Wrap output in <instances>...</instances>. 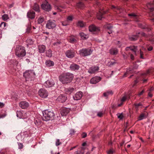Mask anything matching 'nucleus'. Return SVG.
Returning <instances> with one entry per match:
<instances>
[{
  "mask_svg": "<svg viewBox=\"0 0 154 154\" xmlns=\"http://www.w3.org/2000/svg\"><path fill=\"white\" fill-rule=\"evenodd\" d=\"M73 78V74L69 72H66L62 74L59 77V80L63 84L70 82Z\"/></svg>",
  "mask_w": 154,
  "mask_h": 154,
  "instance_id": "obj_1",
  "label": "nucleus"
},
{
  "mask_svg": "<svg viewBox=\"0 0 154 154\" xmlns=\"http://www.w3.org/2000/svg\"><path fill=\"white\" fill-rule=\"evenodd\" d=\"M43 120L45 121H48L50 120H53L54 117V114L52 111L48 110H45L43 112Z\"/></svg>",
  "mask_w": 154,
  "mask_h": 154,
  "instance_id": "obj_2",
  "label": "nucleus"
},
{
  "mask_svg": "<svg viewBox=\"0 0 154 154\" xmlns=\"http://www.w3.org/2000/svg\"><path fill=\"white\" fill-rule=\"evenodd\" d=\"M15 54L19 57L25 56L26 54V52L25 48L22 46H17L15 50Z\"/></svg>",
  "mask_w": 154,
  "mask_h": 154,
  "instance_id": "obj_3",
  "label": "nucleus"
},
{
  "mask_svg": "<svg viewBox=\"0 0 154 154\" xmlns=\"http://www.w3.org/2000/svg\"><path fill=\"white\" fill-rule=\"evenodd\" d=\"M92 52V50L90 48H83L79 51V54L82 57H86L91 55Z\"/></svg>",
  "mask_w": 154,
  "mask_h": 154,
  "instance_id": "obj_4",
  "label": "nucleus"
},
{
  "mask_svg": "<svg viewBox=\"0 0 154 154\" xmlns=\"http://www.w3.org/2000/svg\"><path fill=\"white\" fill-rule=\"evenodd\" d=\"M34 75L33 72L31 70H28L23 74V76L25 77L26 81L31 80L32 76Z\"/></svg>",
  "mask_w": 154,
  "mask_h": 154,
  "instance_id": "obj_5",
  "label": "nucleus"
},
{
  "mask_svg": "<svg viewBox=\"0 0 154 154\" xmlns=\"http://www.w3.org/2000/svg\"><path fill=\"white\" fill-rule=\"evenodd\" d=\"M38 94L42 98H45L48 95V93L45 89H40L38 91Z\"/></svg>",
  "mask_w": 154,
  "mask_h": 154,
  "instance_id": "obj_6",
  "label": "nucleus"
},
{
  "mask_svg": "<svg viewBox=\"0 0 154 154\" xmlns=\"http://www.w3.org/2000/svg\"><path fill=\"white\" fill-rule=\"evenodd\" d=\"M56 26L55 21L54 20H49L46 24V27L48 29H52Z\"/></svg>",
  "mask_w": 154,
  "mask_h": 154,
  "instance_id": "obj_7",
  "label": "nucleus"
},
{
  "mask_svg": "<svg viewBox=\"0 0 154 154\" xmlns=\"http://www.w3.org/2000/svg\"><path fill=\"white\" fill-rule=\"evenodd\" d=\"M66 56L69 58H72L75 57V53L73 50H69L65 53Z\"/></svg>",
  "mask_w": 154,
  "mask_h": 154,
  "instance_id": "obj_8",
  "label": "nucleus"
},
{
  "mask_svg": "<svg viewBox=\"0 0 154 154\" xmlns=\"http://www.w3.org/2000/svg\"><path fill=\"white\" fill-rule=\"evenodd\" d=\"M42 8L45 11H49L51 9L50 5L48 2H46L41 5Z\"/></svg>",
  "mask_w": 154,
  "mask_h": 154,
  "instance_id": "obj_9",
  "label": "nucleus"
},
{
  "mask_svg": "<svg viewBox=\"0 0 154 154\" xmlns=\"http://www.w3.org/2000/svg\"><path fill=\"white\" fill-rule=\"evenodd\" d=\"M19 106L23 109L27 108L29 106V103L26 101L20 102L19 103Z\"/></svg>",
  "mask_w": 154,
  "mask_h": 154,
  "instance_id": "obj_10",
  "label": "nucleus"
},
{
  "mask_svg": "<svg viewBox=\"0 0 154 154\" xmlns=\"http://www.w3.org/2000/svg\"><path fill=\"white\" fill-rule=\"evenodd\" d=\"M54 85V83L53 80H48L44 83V85L47 88L52 87Z\"/></svg>",
  "mask_w": 154,
  "mask_h": 154,
  "instance_id": "obj_11",
  "label": "nucleus"
},
{
  "mask_svg": "<svg viewBox=\"0 0 154 154\" xmlns=\"http://www.w3.org/2000/svg\"><path fill=\"white\" fill-rule=\"evenodd\" d=\"M69 111L70 109L69 108H63L60 111L61 114L62 116H65L69 112Z\"/></svg>",
  "mask_w": 154,
  "mask_h": 154,
  "instance_id": "obj_12",
  "label": "nucleus"
},
{
  "mask_svg": "<svg viewBox=\"0 0 154 154\" xmlns=\"http://www.w3.org/2000/svg\"><path fill=\"white\" fill-rule=\"evenodd\" d=\"M99 70V67L98 66H92L89 68L88 72L91 74L95 73Z\"/></svg>",
  "mask_w": 154,
  "mask_h": 154,
  "instance_id": "obj_13",
  "label": "nucleus"
},
{
  "mask_svg": "<svg viewBox=\"0 0 154 154\" xmlns=\"http://www.w3.org/2000/svg\"><path fill=\"white\" fill-rule=\"evenodd\" d=\"M101 80V78L100 77L96 76L92 78L90 81V82L91 84H95Z\"/></svg>",
  "mask_w": 154,
  "mask_h": 154,
  "instance_id": "obj_14",
  "label": "nucleus"
},
{
  "mask_svg": "<svg viewBox=\"0 0 154 154\" xmlns=\"http://www.w3.org/2000/svg\"><path fill=\"white\" fill-rule=\"evenodd\" d=\"M82 96V93L81 91L77 92L73 97V99L75 100H80Z\"/></svg>",
  "mask_w": 154,
  "mask_h": 154,
  "instance_id": "obj_15",
  "label": "nucleus"
},
{
  "mask_svg": "<svg viewBox=\"0 0 154 154\" xmlns=\"http://www.w3.org/2000/svg\"><path fill=\"white\" fill-rule=\"evenodd\" d=\"M66 99L67 97L65 95L61 94L57 98V100L61 103H63L66 101Z\"/></svg>",
  "mask_w": 154,
  "mask_h": 154,
  "instance_id": "obj_16",
  "label": "nucleus"
},
{
  "mask_svg": "<svg viewBox=\"0 0 154 154\" xmlns=\"http://www.w3.org/2000/svg\"><path fill=\"white\" fill-rule=\"evenodd\" d=\"M79 68L80 66L79 65L75 63L71 64L69 67L70 70L72 71L77 70L79 69Z\"/></svg>",
  "mask_w": 154,
  "mask_h": 154,
  "instance_id": "obj_17",
  "label": "nucleus"
},
{
  "mask_svg": "<svg viewBox=\"0 0 154 154\" xmlns=\"http://www.w3.org/2000/svg\"><path fill=\"white\" fill-rule=\"evenodd\" d=\"M130 49V50L133 51L135 55H136V52L138 50L137 49V46H135L134 45L133 46H131L129 47H127L126 48V50L127 51L128 50V49Z\"/></svg>",
  "mask_w": 154,
  "mask_h": 154,
  "instance_id": "obj_18",
  "label": "nucleus"
},
{
  "mask_svg": "<svg viewBox=\"0 0 154 154\" xmlns=\"http://www.w3.org/2000/svg\"><path fill=\"white\" fill-rule=\"evenodd\" d=\"M89 30L90 32H98L100 31V29L94 25H92L89 27Z\"/></svg>",
  "mask_w": 154,
  "mask_h": 154,
  "instance_id": "obj_19",
  "label": "nucleus"
},
{
  "mask_svg": "<svg viewBox=\"0 0 154 154\" xmlns=\"http://www.w3.org/2000/svg\"><path fill=\"white\" fill-rule=\"evenodd\" d=\"M35 16V13L32 11H30L27 13L28 17L31 19L34 18Z\"/></svg>",
  "mask_w": 154,
  "mask_h": 154,
  "instance_id": "obj_20",
  "label": "nucleus"
},
{
  "mask_svg": "<svg viewBox=\"0 0 154 154\" xmlns=\"http://www.w3.org/2000/svg\"><path fill=\"white\" fill-rule=\"evenodd\" d=\"M54 9L55 10H57L58 11H61L62 10L61 8L64 9L66 8V6L64 5H60L57 6L55 5L54 6Z\"/></svg>",
  "mask_w": 154,
  "mask_h": 154,
  "instance_id": "obj_21",
  "label": "nucleus"
},
{
  "mask_svg": "<svg viewBox=\"0 0 154 154\" xmlns=\"http://www.w3.org/2000/svg\"><path fill=\"white\" fill-rule=\"evenodd\" d=\"M118 50L116 48H112L109 50L110 54L113 55H116L118 53Z\"/></svg>",
  "mask_w": 154,
  "mask_h": 154,
  "instance_id": "obj_22",
  "label": "nucleus"
},
{
  "mask_svg": "<svg viewBox=\"0 0 154 154\" xmlns=\"http://www.w3.org/2000/svg\"><path fill=\"white\" fill-rule=\"evenodd\" d=\"M33 9L35 11L39 12L40 10L39 9V7L38 5L36 3H35L33 6Z\"/></svg>",
  "mask_w": 154,
  "mask_h": 154,
  "instance_id": "obj_23",
  "label": "nucleus"
},
{
  "mask_svg": "<svg viewBox=\"0 0 154 154\" xmlns=\"http://www.w3.org/2000/svg\"><path fill=\"white\" fill-rule=\"evenodd\" d=\"M39 52L40 53H43L45 50V45H39L38 47Z\"/></svg>",
  "mask_w": 154,
  "mask_h": 154,
  "instance_id": "obj_24",
  "label": "nucleus"
},
{
  "mask_svg": "<svg viewBox=\"0 0 154 154\" xmlns=\"http://www.w3.org/2000/svg\"><path fill=\"white\" fill-rule=\"evenodd\" d=\"M53 62L50 60H46L45 62V64L48 67L53 66L54 65Z\"/></svg>",
  "mask_w": 154,
  "mask_h": 154,
  "instance_id": "obj_25",
  "label": "nucleus"
},
{
  "mask_svg": "<svg viewBox=\"0 0 154 154\" xmlns=\"http://www.w3.org/2000/svg\"><path fill=\"white\" fill-rule=\"evenodd\" d=\"M104 27L105 28L109 30H111L113 27L110 24H107L104 25Z\"/></svg>",
  "mask_w": 154,
  "mask_h": 154,
  "instance_id": "obj_26",
  "label": "nucleus"
},
{
  "mask_svg": "<svg viewBox=\"0 0 154 154\" xmlns=\"http://www.w3.org/2000/svg\"><path fill=\"white\" fill-rule=\"evenodd\" d=\"M146 114L145 113H141L139 117V120H141L146 118Z\"/></svg>",
  "mask_w": 154,
  "mask_h": 154,
  "instance_id": "obj_27",
  "label": "nucleus"
},
{
  "mask_svg": "<svg viewBox=\"0 0 154 154\" xmlns=\"http://www.w3.org/2000/svg\"><path fill=\"white\" fill-rule=\"evenodd\" d=\"M26 88L27 94L29 95V96H30L32 94L31 92L32 89L31 87L28 86H26Z\"/></svg>",
  "mask_w": 154,
  "mask_h": 154,
  "instance_id": "obj_28",
  "label": "nucleus"
},
{
  "mask_svg": "<svg viewBox=\"0 0 154 154\" xmlns=\"http://www.w3.org/2000/svg\"><path fill=\"white\" fill-rule=\"evenodd\" d=\"M113 93L112 91H108L103 94V95L105 97H107L110 95H112Z\"/></svg>",
  "mask_w": 154,
  "mask_h": 154,
  "instance_id": "obj_29",
  "label": "nucleus"
},
{
  "mask_svg": "<svg viewBox=\"0 0 154 154\" xmlns=\"http://www.w3.org/2000/svg\"><path fill=\"white\" fill-rule=\"evenodd\" d=\"M138 38V36L137 35H133L129 37V39L131 41H134L137 40Z\"/></svg>",
  "mask_w": 154,
  "mask_h": 154,
  "instance_id": "obj_30",
  "label": "nucleus"
},
{
  "mask_svg": "<svg viewBox=\"0 0 154 154\" xmlns=\"http://www.w3.org/2000/svg\"><path fill=\"white\" fill-rule=\"evenodd\" d=\"M52 55V51L49 50L47 51L46 52V56L48 57H51Z\"/></svg>",
  "mask_w": 154,
  "mask_h": 154,
  "instance_id": "obj_31",
  "label": "nucleus"
},
{
  "mask_svg": "<svg viewBox=\"0 0 154 154\" xmlns=\"http://www.w3.org/2000/svg\"><path fill=\"white\" fill-rule=\"evenodd\" d=\"M80 35L81 38L82 39H86L88 38V36L83 32L80 33Z\"/></svg>",
  "mask_w": 154,
  "mask_h": 154,
  "instance_id": "obj_32",
  "label": "nucleus"
},
{
  "mask_svg": "<svg viewBox=\"0 0 154 154\" xmlns=\"http://www.w3.org/2000/svg\"><path fill=\"white\" fill-rule=\"evenodd\" d=\"M74 89H75L73 88H69L66 89V92L70 94L72 92Z\"/></svg>",
  "mask_w": 154,
  "mask_h": 154,
  "instance_id": "obj_33",
  "label": "nucleus"
},
{
  "mask_svg": "<svg viewBox=\"0 0 154 154\" xmlns=\"http://www.w3.org/2000/svg\"><path fill=\"white\" fill-rule=\"evenodd\" d=\"M103 14L101 12L98 13L97 15V17L98 19L100 20H101L103 17L102 15Z\"/></svg>",
  "mask_w": 154,
  "mask_h": 154,
  "instance_id": "obj_34",
  "label": "nucleus"
},
{
  "mask_svg": "<svg viewBox=\"0 0 154 154\" xmlns=\"http://www.w3.org/2000/svg\"><path fill=\"white\" fill-rule=\"evenodd\" d=\"M84 6V5L83 3H82L81 2H79L76 5V6L79 8H83Z\"/></svg>",
  "mask_w": 154,
  "mask_h": 154,
  "instance_id": "obj_35",
  "label": "nucleus"
},
{
  "mask_svg": "<svg viewBox=\"0 0 154 154\" xmlns=\"http://www.w3.org/2000/svg\"><path fill=\"white\" fill-rule=\"evenodd\" d=\"M22 113L20 111H17V116L19 118H22Z\"/></svg>",
  "mask_w": 154,
  "mask_h": 154,
  "instance_id": "obj_36",
  "label": "nucleus"
},
{
  "mask_svg": "<svg viewBox=\"0 0 154 154\" xmlns=\"http://www.w3.org/2000/svg\"><path fill=\"white\" fill-rule=\"evenodd\" d=\"M77 26L81 27H83L84 26V24L82 21H79L77 23Z\"/></svg>",
  "mask_w": 154,
  "mask_h": 154,
  "instance_id": "obj_37",
  "label": "nucleus"
},
{
  "mask_svg": "<svg viewBox=\"0 0 154 154\" xmlns=\"http://www.w3.org/2000/svg\"><path fill=\"white\" fill-rule=\"evenodd\" d=\"M69 41L71 43H74L76 42V40L73 37H71L69 39Z\"/></svg>",
  "mask_w": 154,
  "mask_h": 154,
  "instance_id": "obj_38",
  "label": "nucleus"
},
{
  "mask_svg": "<svg viewBox=\"0 0 154 154\" xmlns=\"http://www.w3.org/2000/svg\"><path fill=\"white\" fill-rule=\"evenodd\" d=\"M2 18L5 21L9 19V17L8 15L5 14L2 16Z\"/></svg>",
  "mask_w": 154,
  "mask_h": 154,
  "instance_id": "obj_39",
  "label": "nucleus"
},
{
  "mask_svg": "<svg viewBox=\"0 0 154 154\" xmlns=\"http://www.w3.org/2000/svg\"><path fill=\"white\" fill-rule=\"evenodd\" d=\"M44 21V18L42 17H40L38 19V23L39 24L42 23Z\"/></svg>",
  "mask_w": 154,
  "mask_h": 154,
  "instance_id": "obj_40",
  "label": "nucleus"
},
{
  "mask_svg": "<svg viewBox=\"0 0 154 154\" xmlns=\"http://www.w3.org/2000/svg\"><path fill=\"white\" fill-rule=\"evenodd\" d=\"M26 42L29 45H32L33 44V41L31 39H28L26 40Z\"/></svg>",
  "mask_w": 154,
  "mask_h": 154,
  "instance_id": "obj_41",
  "label": "nucleus"
},
{
  "mask_svg": "<svg viewBox=\"0 0 154 154\" xmlns=\"http://www.w3.org/2000/svg\"><path fill=\"white\" fill-rule=\"evenodd\" d=\"M134 105L135 106V108L137 109V110L139 106H142V104L140 103L137 104H134Z\"/></svg>",
  "mask_w": 154,
  "mask_h": 154,
  "instance_id": "obj_42",
  "label": "nucleus"
},
{
  "mask_svg": "<svg viewBox=\"0 0 154 154\" xmlns=\"http://www.w3.org/2000/svg\"><path fill=\"white\" fill-rule=\"evenodd\" d=\"M132 71L130 69H128L127 70L126 72L123 75L124 77H125L126 76V75L129 72L131 73Z\"/></svg>",
  "mask_w": 154,
  "mask_h": 154,
  "instance_id": "obj_43",
  "label": "nucleus"
},
{
  "mask_svg": "<svg viewBox=\"0 0 154 154\" xmlns=\"http://www.w3.org/2000/svg\"><path fill=\"white\" fill-rule=\"evenodd\" d=\"M128 16H131L133 17L134 18H137V15L135 14L134 13H131L130 14H128Z\"/></svg>",
  "mask_w": 154,
  "mask_h": 154,
  "instance_id": "obj_44",
  "label": "nucleus"
},
{
  "mask_svg": "<svg viewBox=\"0 0 154 154\" xmlns=\"http://www.w3.org/2000/svg\"><path fill=\"white\" fill-rule=\"evenodd\" d=\"M61 143L60 142V140L59 139H57L56 140V146H58L60 145L61 144Z\"/></svg>",
  "mask_w": 154,
  "mask_h": 154,
  "instance_id": "obj_45",
  "label": "nucleus"
},
{
  "mask_svg": "<svg viewBox=\"0 0 154 154\" xmlns=\"http://www.w3.org/2000/svg\"><path fill=\"white\" fill-rule=\"evenodd\" d=\"M114 152V150L113 149H111L107 152L108 154H112Z\"/></svg>",
  "mask_w": 154,
  "mask_h": 154,
  "instance_id": "obj_46",
  "label": "nucleus"
},
{
  "mask_svg": "<svg viewBox=\"0 0 154 154\" xmlns=\"http://www.w3.org/2000/svg\"><path fill=\"white\" fill-rule=\"evenodd\" d=\"M116 63L115 61H114V62H113L111 61V62H109V66H112L114 65Z\"/></svg>",
  "mask_w": 154,
  "mask_h": 154,
  "instance_id": "obj_47",
  "label": "nucleus"
},
{
  "mask_svg": "<svg viewBox=\"0 0 154 154\" xmlns=\"http://www.w3.org/2000/svg\"><path fill=\"white\" fill-rule=\"evenodd\" d=\"M123 116L122 114V113H121L119 114V115L118 116V117L119 119H122L123 118Z\"/></svg>",
  "mask_w": 154,
  "mask_h": 154,
  "instance_id": "obj_48",
  "label": "nucleus"
},
{
  "mask_svg": "<svg viewBox=\"0 0 154 154\" xmlns=\"http://www.w3.org/2000/svg\"><path fill=\"white\" fill-rule=\"evenodd\" d=\"M18 145L19 146V149H21L23 148V145L22 143H18Z\"/></svg>",
  "mask_w": 154,
  "mask_h": 154,
  "instance_id": "obj_49",
  "label": "nucleus"
},
{
  "mask_svg": "<svg viewBox=\"0 0 154 154\" xmlns=\"http://www.w3.org/2000/svg\"><path fill=\"white\" fill-rule=\"evenodd\" d=\"M70 134H71V135H73L75 132V131L73 129L70 130Z\"/></svg>",
  "mask_w": 154,
  "mask_h": 154,
  "instance_id": "obj_50",
  "label": "nucleus"
},
{
  "mask_svg": "<svg viewBox=\"0 0 154 154\" xmlns=\"http://www.w3.org/2000/svg\"><path fill=\"white\" fill-rule=\"evenodd\" d=\"M87 136V133L85 132L83 133L82 134V138H85Z\"/></svg>",
  "mask_w": 154,
  "mask_h": 154,
  "instance_id": "obj_51",
  "label": "nucleus"
},
{
  "mask_svg": "<svg viewBox=\"0 0 154 154\" xmlns=\"http://www.w3.org/2000/svg\"><path fill=\"white\" fill-rule=\"evenodd\" d=\"M140 57L142 59H144L143 57V52H142L141 50L140 49Z\"/></svg>",
  "mask_w": 154,
  "mask_h": 154,
  "instance_id": "obj_52",
  "label": "nucleus"
},
{
  "mask_svg": "<svg viewBox=\"0 0 154 154\" xmlns=\"http://www.w3.org/2000/svg\"><path fill=\"white\" fill-rule=\"evenodd\" d=\"M103 115V113L102 112H98L97 115L100 117H101Z\"/></svg>",
  "mask_w": 154,
  "mask_h": 154,
  "instance_id": "obj_53",
  "label": "nucleus"
},
{
  "mask_svg": "<svg viewBox=\"0 0 154 154\" xmlns=\"http://www.w3.org/2000/svg\"><path fill=\"white\" fill-rule=\"evenodd\" d=\"M61 43V42L59 41H58L56 42H55L54 43V45H58L59 44H60Z\"/></svg>",
  "mask_w": 154,
  "mask_h": 154,
  "instance_id": "obj_54",
  "label": "nucleus"
},
{
  "mask_svg": "<svg viewBox=\"0 0 154 154\" xmlns=\"http://www.w3.org/2000/svg\"><path fill=\"white\" fill-rule=\"evenodd\" d=\"M126 99V97L125 96L123 97L121 101L122 102L125 101Z\"/></svg>",
  "mask_w": 154,
  "mask_h": 154,
  "instance_id": "obj_55",
  "label": "nucleus"
},
{
  "mask_svg": "<svg viewBox=\"0 0 154 154\" xmlns=\"http://www.w3.org/2000/svg\"><path fill=\"white\" fill-rule=\"evenodd\" d=\"M31 30V27H30V26H28L27 29H26V31H27V32H30V30Z\"/></svg>",
  "mask_w": 154,
  "mask_h": 154,
  "instance_id": "obj_56",
  "label": "nucleus"
},
{
  "mask_svg": "<svg viewBox=\"0 0 154 154\" xmlns=\"http://www.w3.org/2000/svg\"><path fill=\"white\" fill-rule=\"evenodd\" d=\"M67 20H69L72 21V16H69L67 17Z\"/></svg>",
  "mask_w": 154,
  "mask_h": 154,
  "instance_id": "obj_57",
  "label": "nucleus"
},
{
  "mask_svg": "<svg viewBox=\"0 0 154 154\" xmlns=\"http://www.w3.org/2000/svg\"><path fill=\"white\" fill-rule=\"evenodd\" d=\"M153 49V47L152 46H149L148 48L147 49L149 51H151Z\"/></svg>",
  "mask_w": 154,
  "mask_h": 154,
  "instance_id": "obj_58",
  "label": "nucleus"
},
{
  "mask_svg": "<svg viewBox=\"0 0 154 154\" xmlns=\"http://www.w3.org/2000/svg\"><path fill=\"white\" fill-rule=\"evenodd\" d=\"M138 34H140L141 35L143 36H145L146 35L145 33L143 32H139Z\"/></svg>",
  "mask_w": 154,
  "mask_h": 154,
  "instance_id": "obj_59",
  "label": "nucleus"
},
{
  "mask_svg": "<svg viewBox=\"0 0 154 154\" xmlns=\"http://www.w3.org/2000/svg\"><path fill=\"white\" fill-rule=\"evenodd\" d=\"M4 106V104L3 103L0 102V107L2 108Z\"/></svg>",
  "mask_w": 154,
  "mask_h": 154,
  "instance_id": "obj_60",
  "label": "nucleus"
},
{
  "mask_svg": "<svg viewBox=\"0 0 154 154\" xmlns=\"http://www.w3.org/2000/svg\"><path fill=\"white\" fill-rule=\"evenodd\" d=\"M6 23L4 22H2L1 23V26H3L5 27L6 26Z\"/></svg>",
  "mask_w": 154,
  "mask_h": 154,
  "instance_id": "obj_61",
  "label": "nucleus"
},
{
  "mask_svg": "<svg viewBox=\"0 0 154 154\" xmlns=\"http://www.w3.org/2000/svg\"><path fill=\"white\" fill-rule=\"evenodd\" d=\"M144 91L143 90L141 92H140L138 94V95L139 96L142 95V94L144 92Z\"/></svg>",
  "mask_w": 154,
  "mask_h": 154,
  "instance_id": "obj_62",
  "label": "nucleus"
},
{
  "mask_svg": "<svg viewBox=\"0 0 154 154\" xmlns=\"http://www.w3.org/2000/svg\"><path fill=\"white\" fill-rule=\"evenodd\" d=\"M130 58H131V59L132 60H133L134 59V56L133 54H131Z\"/></svg>",
  "mask_w": 154,
  "mask_h": 154,
  "instance_id": "obj_63",
  "label": "nucleus"
},
{
  "mask_svg": "<svg viewBox=\"0 0 154 154\" xmlns=\"http://www.w3.org/2000/svg\"><path fill=\"white\" fill-rule=\"evenodd\" d=\"M148 96L150 97H152V94L151 93L150 91H149L148 93Z\"/></svg>",
  "mask_w": 154,
  "mask_h": 154,
  "instance_id": "obj_64",
  "label": "nucleus"
}]
</instances>
